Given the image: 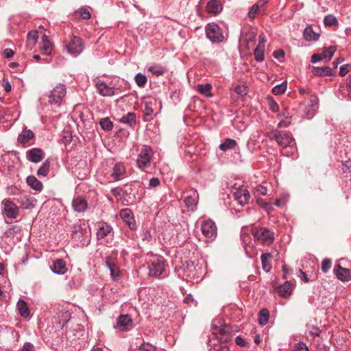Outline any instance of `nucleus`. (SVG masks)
Wrapping results in <instances>:
<instances>
[{"mask_svg": "<svg viewBox=\"0 0 351 351\" xmlns=\"http://www.w3.org/2000/svg\"><path fill=\"white\" fill-rule=\"evenodd\" d=\"M292 285L289 281H286L278 287V292L282 297L288 298L292 293Z\"/></svg>", "mask_w": 351, "mask_h": 351, "instance_id": "obj_24", "label": "nucleus"}, {"mask_svg": "<svg viewBox=\"0 0 351 351\" xmlns=\"http://www.w3.org/2000/svg\"><path fill=\"white\" fill-rule=\"evenodd\" d=\"M202 232L208 239H213L217 236V226L212 220H206L202 224Z\"/></svg>", "mask_w": 351, "mask_h": 351, "instance_id": "obj_10", "label": "nucleus"}, {"mask_svg": "<svg viewBox=\"0 0 351 351\" xmlns=\"http://www.w3.org/2000/svg\"><path fill=\"white\" fill-rule=\"evenodd\" d=\"M164 269V261L159 258L154 259L148 265L149 276L157 278L162 274Z\"/></svg>", "mask_w": 351, "mask_h": 351, "instance_id": "obj_9", "label": "nucleus"}, {"mask_svg": "<svg viewBox=\"0 0 351 351\" xmlns=\"http://www.w3.org/2000/svg\"><path fill=\"white\" fill-rule=\"evenodd\" d=\"M343 172H346L350 170V168L351 167V160H347L345 162L344 164H343Z\"/></svg>", "mask_w": 351, "mask_h": 351, "instance_id": "obj_64", "label": "nucleus"}, {"mask_svg": "<svg viewBox=\"0 0 351 351\" xmlns=\"http://www.w3.org/2000/svg\"><path fill=\"white\" fill-rule=\"evenodd\" d=\"M160 184V181L158 178H152L149 180V186L151 188H154L158 186Z\"/></svg>", "mask_w": 351, "mask_h": 351, "instance_id": "obj_58", "label": "nucleus"}, {"mask_svg": "<svg viewBox=\"0 0 351 351\" xmlns=\"http://www.w3.org/2000/svg\"><path fill=\"white\" fill-rule=\"evenodd\" d=\"M121 121L124 123L132 125L136 122V114L133 112H128L121 119Z\"/></svg>", "mask_w": 351, "mask_h": 351, "instance_id": "obj_39", "label": "nucleus"}, {"mask_svg": "<svg viewBox=\"0 0 351 351\" xmlns=\"http://www.w3.org/2000/svg\"><path fill=\"white\" fill-rule=\"evenodd\" d=\"M312 73L315 76L317 77H326V76H332L334 75V72L332 69L329 66H313L312 68Z\"/></svg>", "mask_w": 351, "mask_h": 351, "instance_id": "obj_20", "label": "nucleus"}, {"mask_svg": "<svg viewBox=\"0 0 351 351\" xmlns=\"http://www.w3.org/2000/svg\"><path fill=\"white\" fill-rule=\"evenodd\" d=\"M72 206L75 212L82 213L88 208V203L84 197L78 196L73 198Z\"/></svg>", "mask_w": 351, "mask_h": 351, "instance_id": "obj_15", "label": "nucleus"}, {"mask_svg": "<svg viewBox=\"0 0 351 351\" xmlns=\"http://www.w3.org/2000/svg\"><path fill=\"white\" fill-rule=\"evenodd\" d=\"M106 264L110 270V275L112 278H115L119 276V269L115 264H112L109 261H106Z\"/></svg>", "mask_w": 351, "mask_h": 351, "instance_id": "obj_44", "label": "nucleus"}, {"mask_svg": "<svg viewBox=\"0 0 351 351\" xmlns=\"http://www.w3.org/2000/svg\"><path fill=\"white\" fill-rule=\"evenodd\" d=\"M153 150L151 147L144 146L138 154L136 164L142 171L147 172V169L151 165V160L153 157Z\"/></svg>", "mask_w": 351, "mask_h": 351, "instance_id": "obj_2", "label": "nucleus"}, {"mask_svg": "<svg viewBox=\"0 0 351 351\" xmlns=\"http://www.w3.org/2000/svg\"><path fill=\"white\" fill-rule=\"evenodd\" d=\"M214 333L218 335L220 341L227 342L231 339V328L228 325H223L216 329Z\"/></svg>", "mask_w": 351, "mask_h": 351, "instance_id": "obj_14", "label": "nucleus"}, {"mask_svg": "<svg viewBox=\"0 0 351 351\" xmlns=\"http://www.w3.org/2000/svg\"><path fill=\"white\" fill-rule=\"evenodd\" d=\"M335 51H336V47L334 46H330V47L326 48L322 53V55L324 56V59H328L329 60L333 56Z\"/></svg>", "mask_w": 351, "mask_h": 351, "instance_id": "obj_45", "label": "nucleus"}, {"mask_svg": "<svg viewBox=\"0 0 351 351\" xmlns=\"http://www.w3.org/2000/svg\"><path fill=\"white\" fill-rule=\"evenodd\" d=\"M252 234L258 241L263 244H271L274 240L273 232L267 228H261L253 230Z\"/></svg>", "mask_w": 351, "mask_h": 351, "instance_id": "obj_7", "label": "nucleus"}, {"mask_svg": "<svg viewBox=\"0 0 351 351\" xmlns=\"http://www.w3.org/2000/svg\"><path fill=\"white\" fill-rule=\"evenodd\" d=\"M38 38V32L36 30L31 31L28 33L27 37V47L32 50L37 43Z\"/></svg>", "mask_w": 351, "mask_h": 351, "instance_id": "obj_27", "label": "nucleus"}, {"mask_svg": "<svg viewBox=\"0 0 351 351\" xmlns=\"http://www.w3.org/2000/svg\"><path fill=\"white\" fill-rule=\"evenodd\" d=\"M132 324V319L129 315H121L117 320V325L114 326V328H123L128 330V327Z\"/></svg>", "mask_w": 351, "mask_h": 351, "instance_id": "obj_21", "label": "nucleus"}, {"mask_svg": "<svg viewBox=\"0 0 351 351\" xmlns=\"http://www.w3.org/2000/svg\"><path fill=\"white\" fill-rule=\"evenodd\" d=\"M324 23L326 26H332L337 23V19L333 15L329 14L324 17Z\"/></svg>", "mask_w": 351, "mask_h": 351, "instance_id": "obj_47", "label": "nucleus"}, {"mask_svg": "<svg viewBox=\"0 0 351 351\" xmlns=\"http://www.w3.org/2000/svg\"><path fill=\"white\" fill-rule=\"evenodd\" d=\"M331 267V261L328 258H326L322 261V270L324 273H326L328 271Z\"/></svg>", "mask_w": 351, "mask_h": 351, "instance_id": "obj_54", "label": "nucleus"}, {"mask_svg": "<svg viewBox=\"0 0 351 351\" xmlns=\"http://www.w3.org/2000/svg\"><path fill=\"white\" fill-rule=\"evenodd\" d=\"M95 86L98 93L102 96L110 97L114 95V88L108 86L103 81H98L96 82Z\"/></svg>", "mask_w": 351, "mask_h": 351, "instance_id": "obj_17", "label": "nucleus"}, {"mask_svg": "<svg viewBox=\"0 0 351 351\" xmlns=\"http://www.w3.org/2000/svg\"><path fill=\"white\" fill-rule=\"evenodd\" d=\"M14 53L13 50L11 49L7 48V49H4V51H3L4 56L8 58L12 57Z\"/></svg>", "mask_w": 351, "mask_h": 351, "instance_id": "obj_61", "label": "nucleus"}, {"mask_svg": "<svg viewBox=\"0 0 351 351\" xmlns=\"http://www.w3.org/2000/svg\"><path fill=\"white\" fill-rule=\"evenodd\" d=\"M310 107H311V108H312V113L309 114H307V119H310L313 118V116L315 114V112L318 109V101H317V97H313V98H312L311 99V106H310Z\"/></svg>", "mask_w": 351, "mask_h": 351, "instance_id": "obj_42", "label": "nucleus"}, {"mask_svg": "<svg viewBox=\"0 0 351 351\" xmlns=\"http://www.w3.org/2000/svg\"><path fill=\"white\" fill-rule=\"evenodd\" d=\"M72 237L81 246H87L90 241V230L88 228H83L81 225L75 226Z\"/></svg>", "mask_w": 351, "mask_h": 351, "instance_id": "obj_3", "label": "nucleus"}, {"mask_svg": "<svg viewBox=\"0 0 351 351\" xmlns=\"http://www.w3.org/2000/svg\"><path fill=\"white\" fill-rule=\"evenodd\" d=\"M21 231V228L18 226H12L5 232L8 237H12L14 234L19 233Z\"/></svg>", "mask_w": 351, "mask_h": 351, "instance_id": "obj_48", "label": "nucleus"}, {"mask_svg": "<svg viewBox=\"0 0 351 351\" xmlns=\"http://www.w3.org/2000/svg\"><path fill=\"white\" fill-rule=\"evenodd\" d=\"M50 162L48 160H45L41 167L37 170V175L40 177H45L48 175L49 171Z\"/></svg>", "mask_w": 351, "mask_h": 351, "instance_id": "obj_34", "label": "nucleus"}, {"mask_svg": "<svg viewBox=\"0 0 351 351\" xmlns=\"http://www.w3.org/2000/svg\"><path fill=\"white\" fill-rule=\"evenodd\" d=\"M66 87L62 84H58L50 93L49 103L59 107L66 95Z\"/></svg>", "mask_w": 351, "mask_h": 351, "instance_id": "obj_5", "label": "nucleus"}, {"mask_svg": "<svg viewBox=\"0 0 351 351\" xmlns=\"http://www.w3.org/2000/svg\"><path fill=\"white\" fill-rule=\"evenodd\" d=\"M287 86V82H284L280 84L275 86L272 88V93H273V94H274L276 95H281L286 91Z\"/></svg>", "mask_w": 351, "mask_h": 351, "instance_id": "obj_40", "label": "nucleus"}, {"mask_svg": "<svg viewBox=\"0 0 351 351\" xmlns=\"http://www.w3.org/2000/svg\"><path fill=\"white\" fill-rule=\"evenodd\" d=\"M235 92L240 95H245L247 94V88L245 86L238 85L234 89Z\"/></svg>", "mask_w": 351, "mask_h": 351, "instance_id": "obj_55", "label": "nucleus"}, {"mask_svg": "<svg viewBox=\"0 0 351 351\" xmlns=\"http://www.w3.org/2000/svg\"><path fill=\"white\" fill-rule=\"evenodd\" d=\"M135 82L139 87H144L147 82V77L145 75L138 73L135 75Z\"/></svg>", "mask_w": 351, "mask_h": 351, "instance_id": "obj_43", "label": "nucleus"}, {"mask_svg": "<svg viewBox=\"0 0 351 351\" xmlns=\"http://www.w3.org/2000/svg\"><path fill=\"white\" fill-rule=\"evenodd\" d=\"M2 203L6 217L9 219H16L19 214V208L10 199H4Z\"/></svg>", "mask_w": 351, "mask_h": 351, "instance_id": "obj_11", "label": "nucleus"}, {"mask_svg": "<svg viewBox=\"0 0 351 351\" xmlns=\"http://www.w3.org/2000/svg\"><path fill=\"white\" fill-rule=\"evenodd\" d=\"M267 136L270 140L276 141L280 146L284 148L292 147L295 145L291 134L287 132L272 130L267 133Z\"/></svg>", "mask_w": 351, "mask_h": 351, "instance_id": "obj_1", "label": "nucleus"}, {"mask_svg": "<svg viewBox=\"0 0 351 351\" xmlns=\"http://www.w3.org/2000/svg\"><path fill=\"white\" fill-rule=\"evenodd\" d=\"M76 14H78L83 19H88L91 15L89 10L87 8H80L76 11Z\"/></svg>", "mask_w": 351, "mask_h": 351, "instance_id": "obj_46", "label": "nucleus"}, {"mask_svg": "<svg viewBox=\"0 0 351 351\" xmlns=\"http://www.w3.org/2000/svg\"><path fill=\"white\" fill-rule=\"evenodd\" d=\"M350 66L348 64H343L340 67L339 75L345 76L350 71Z\"/></svg>", "mask_w": 351, "mask_h": 351, "instance_id": "obj_57", "label": "nucleus"}, {"mask_svg": "<svg viewBox=\"0 0 351 351\" xmlns=\"http://www.w3.org/2000/svg\"><path fill=\"white\" fill-rule=\"evenodd\" d=\"M261 8L257 3L254 4L248 12V16L250 18H255L256 14L261 11Z\"/></svg>", "mask_w": 351, "mask_h": 351, "instance_id": "obj_52", "label": "nucleus"}, {"mask_svg": "<svg viewBox=\"0 0 351 351\" xmlns=\"http://www.w3.org/2000/svg\"><path fill=\"white\" fill-rule=\"evenodd\" d=\"M206 38L213 43H219L223 41L224 36L221 27L216 23H208L205 27Z\"/></svg>", "mask_w": 351, "mask_h": 351, "instance_id": "obj_4", "label": "nucleus"}, {"mask_svg": "<svg viewBox=\"0 0 351 351\" xmlns=\"http://www.w3.org/2000/svg\"><path fill=\"white\" fill-rule=\"evenodd\" d=\"M138 351H156V347L148 343H143L138 347Z\"/></svg>", "mask_w": 351, "mask_h": 351, "instance_id": "obj_51", "label": "nucleus"}, {"mask_svg": "<svg viewBox=\"0 0 351 351\" xmlns=\"http://www.w3.org/2000/svg\"><path fill=\"white\" fill-rule=\"evenodd\" d=\"M52 50V44L46 35L41 38L40 51L43 55L49 56Z\"/></svg>", "mask_w": 351, "mask_h": 351, "instance_id": "obj_23", "label": "nucleus"}, {"mask_svg": "<svg viewBox=\"0 0 351 351\" xmlns=\"http://www.w3.org/2000/svg\"><path fill=\"white\" fill-rule=\"evenodd\" d=\"M125 169L122 163H117L112 169L111 177L114 181L119 180L124 178Z\"/></svg>", "mask_w": 351, "mask_h": 351, "instance_id": "obj_19", "label": "nucleus"}, {"mask_svg": "<svg viewBox=\"0 0 351 351\" xmlns=\"http://www.w3.org/2000/svg\"><path fill=\"white\" fill-rule=\"evenodd\" d=\"M121 217L126 222L131 230H135L136 224L134 221L132 211L128 208L122 209L120 211Z\"/></svg>", "mask_w": 351, "mask_h": 351, "instance_id": "obj_16", "label": "nucleus"}, {"mask_svg": "<svg viewBox=\"0 0 351 351\" xmlns=\"http://www.w3.org/2000/svg\"><path fill=\"white\" fill-rule=\"evenodd\" d=\"M206 10L209 13L217 14L222 10V5L217 0H210L206 5Z\"/></svg>", "mask_w": 351, "mask_h": 351, "instance_id": "obj_25", "label": "nucleus"}, {"mask_svg": "<svg viewBox=\"0 0 351 351\" xmlns=\"http://www.w3.org/2000/svg\"><path fill=\"white\" fill-rule=\"evenodd\" d=\"M64 49L71 56L77 57L83 51L82 39L77 36H72L69 43L65 45Z\"/></svg>", "mask_w": 351, "mask_h": 351, "instance_id": "obj_6", "label": "nucleus"}, {"mask_svg": "<svg viewBox=\"0 0 351 351\" xmlns=\"http://www.w3.org/2000/svg\"><path fill=\"white\" fill-rule=\"evenodd\" d=\"M148 71L156 76L161 75L165 72L164 68L160 65L151 66L148 68Z\"/></svg>", "mask_w": 351, "mask_h": 351, "instance_id": "obj_41", "label": "nucleus"}, {"mask_svg": "<svg viewBox=\"0 0 351 351\" xmlns=\"http://www.w3.org/2000/svg\"><path fill=\"white\" fill-rule=\"evenodd\" d=\"M99 125L105 131H110L113 128V123L108 117L101 119L99 121Z\"/></svg>", "mask_w": 351, "mask_h": 351, "instance_id": "obj_38", "label": "nucleus"}, {"mask_svg": "<svg viewBox=\"0 0 351 351\" xmlns=\"http://www.w3.org/2000/svg\"><path fill=\"white\" fill-rule=\"evenodd\" d=\"M27 184L34 190L40 191L43 189V183L35 176H28L26 179Z\"/></svg>", "mask_w": 351, "mask_h": 351, "instance_id": "obj_26", "label": "nucleus"}, {"mask_svg": "<svg viewBox=\"0 0 351 351\" xmlns=\"http://www.w3.org/2000/svg\"><path fill=\"white\" fill-rule=\"evenodd\" d=\"M324 59V56L322 55V53H315L311 56V62L313 63H316L320 60Z\"/></svg>", "mask_w": 351, "mask_h": 351, "instance_id": "obj_59", "label": "nucleus"}, {"mask_svg": "<svg viewBox=\"0 0 351 351\" xmlns=\"http://www.w3.org/2000/svg\"><path fill=\"white\" fill-rule=\"evenodd\" d=\"M17 308L21 317L26 318L29 315V310L25 301L19 300L17 302Z\"/></svg>", "mask_w": 351, "mask_h": 351, "instance_id": "obj_28", "label": "nucleus"}, {"mask_svg": "<svg viewBox=\"0 0 351 351\" xmlns=\"http://www.w3.org/2000/svg\"><path fill=\"white\" fill-rule=\"evenodd\" d=\"M44 157V152L40 148H32L27 152V158L34 163L40 162Z\"/></svg>", "mask_w": 351, "mask_h": 351, "instance_id": "obj_12", "label": "nucleus"}, {"mask_svg": "<svg viewBox=\"0 0 351 351\" xmlns=\"http://www.w3.org/2000/svg\"><path fill=\"white\" fill-rule=\"evenodd\" d=\"M71 318V314L68 311L61 312L60 315V323L62 322V328L69 321Z\"/></svg>", "mask_w": 351, "mask_h": 351, "instance_id": "obj_49", "label": "nucleus"}, {"mask_svg": "<svg viewBox=\"0 0 351 351\" xmlns=\"http://www.w3.org/2000/svg\"><path fill=\"white\" fill-rule=\"evenodd\" d=\"M265 47H263L262 45H258L254 51V58L256 61L257 62H263L265 59Z\"/></svg>", "mask_w": 351, "mask_h": 351, "instance_id": "obj_35", "label": "nucleus"}, {"mask_svg": "<svg viewBox=\"0 0 351 351\" xmlns=\"http://www.w3.org/2000/svg\"><path fill=\"white\" fill-rule=\"evenodd\" d=\"M51 270L56 274L63 275L67 271V268L65 262L59 258L53 261Z\"/></svg>", "mask_w": 351, "mask_h": 351, "instance_id": "obj_18", "label": "nucleus"}, {"mask_svg": "<svg viewBox=\"0 0 351 351\" xmlns=\"http://www.w3.org/2000/svg\"><path fill=\"white\" fill-rule=\"evenodd\" d=\"M273 55L276 59H280L285 56V52L282 50H277L274 52Z\"/></svg>", "mask_w": 351, "mask_h": 351, "instance_id": "obj_62", "label": "nucleus"}, {"mask_svg": "<svg viewBox=\"0 0 351 351\" xmlns=\"http://www.w3.org/2000/svg\"><path fill=\"white\" fill-rule=\"evenodd\" d=\"M232 195L240 205L248 203L250 195L249 191L244 186L234 187L232 191Z\"/></svg>", "mask_w": 351, "mask_h": 351, "instance_id": "obj_8", "label": "nucleus"}, {"mask_svg": "<svg viewBox=\"0 0 351 351\" xmlns=\"http://www.w3.org/2000/svg\"><path fill=\"white\" fill-rule=\"evenodd\" d=\"M237 145V141L234 139L227 138L223 143L219 145V149L223 152L233 149Z\"/></svg>", "mask_w": 351, "mask_h": 351, "instance_id": "obj_33", "label": "nucleus"}, {"mask_svg": "<svg viewBox=\"0 0 351 351\" xmlns=\"http://www.w3.org/2000/svg\"><path fill=\"white\" fill-rule=\"evenodd\" d=\"M112 227L107 223L101 224L97 232V237L99 239H103L108 236L112 231Z\"/></svg>", "mask_w": 351, "mask_h": 351, "instance_id": "obj_30", "label": "nucleus"}, {"mask_svg": "<svg viewBox=\"0 0 351 351\" xmlns=\"http://www.w3.org/2000/svg\"><path fill=\"white\" fill-rule=\"evenodd\" d=\"M269 318V311L267 308H263L259 313L258 323L262 326H265L268 323Z\"/></svg>", "mask_w": 351, "mask_h": 351, "instance_id": "obj_36", "label": "nucleus"}, {"mask_svg": "<svg viewBox=\"0 0 351 351\" xmlns=\"http://www.w3.org/2000/svg\"><path fill=\"white\" fill-rule=\"evenodd\" d=\"M268 104L269 106V109L274 112H276L279 110V106L278 104L271 97L268 99Z\"/></svg>", "mask_w": 351, "mask_h": 351, "instance_id": "obj_53", "label": "nucleus"}, {"mask_svg": "<svg viewBox=\"0 0 351 351\" xmlns=\"http://www.w3.org/2000/svg\"><path fill=\"white\" fill-rule=\"evenodd\" d=\"M308 331L310 335L312 336H319L320 332L319 328L315 326H309Z\"/></svg>", "mask_w": 351, "mask_h": 351, "instance_id": "obj_56", "label": "nucleus"}, {"mask_svg": "<svg viewBox=\"0 0 351 351\" xmlns=\"http://www.w3.org/2000/svg\"><path fill=\"white\" fill-rule=\"evenodd\" d=\"M293 351H308V347L304 342L300 341L294 344Z\"/></svg>", "mask_w": 351, "mask_h": 351, "instance_id": "obj_50", "label": "nucleus"}, {"mask_svg": "<svg viewBox=\"0 0 351 351\" xmlns=\"http://www.w3.org/2000/svg\"><path fill=\"white\" fill-rule=\"evenodd\" d=\"M197 88L199 93H201L202 95H204L207 97H212V86L210 84H198Z\"/></svg>", "mask_w": 351, "mask_h": 351, "instance_id": "obj_31", "label": "nucleus"}, {"mask_svg": "<svg viewBox=\"0 0 351 351\" xmlns=\"http://www.w3.org/2000/svg\"><path fill=\"white\" fill-rule=\"evenodd\" d=\"M34 137V134L31 130L25 129L19 135L17 141L23 146H26V145L29 142V141L32 139Z\"/></svg>", "mask_w": 351, "mask_h": 351, "instance_id": "obj_22", "label": "nucleus"}, {"mask_svg": "<svg viewBox=\"0 0 351 351\" xmlns=\"http://www.w3.org/2000/svg\"><path fill=\"white\" fill-rule=\"evenodd\" d=\"M34 346L30 343H25L21 350V351H32Z\"/></svg>", "mask_w": 351, "mask_h": 351, "instance_id": "obj_63", "label": "nucleus"}, {"mask_svg": "<svg viewBox=\"0 0 351 351\" xmlns=\"http://www.w3.org/2000/svg\"><path fill=\"white\" fill-rule=\"evenodd\" d=\"M235 343L241 347H245L247 345V341L240 336H237L235 338Z\"/></svg>", "mask_w": 351, "mask_h": 351, "instance_id": "obj_60", "label": "nucleus"}, {"mask_svg": "<svg viewBox=\"0 0 351 351\" xmlns=\"http://www.w3.org/2000/svg\"><path fill=\"white\" fill-rule=\"evenodd\" d=\"M337 278L341 281H349L351 280V272L350 269L342 267L337 264L333 269Z\"/></svg>", "mask_w": 351, "mask_h": 351, "instance_id": "obj_13", "label": "nucleus"}, {"mask_svg": "<svg viewBox=\"0 0 351 351\" xmlns=\"http://www.w3.org/2000/svg\"><path fill=\"white\" fill-rule=\"evenodd\" d=\"M184 204L186 206L191 210L193 211L197 206V202L192 195H187L184 198Z\"/></svg>", "mask_w": 351, "mask_h": 351, "instance_id": "obj_37", "label": "nucleus"}, {"mask_svg": "<svg viewBox=\"0 0 351 351\" xmlns=\"http://www.w3.org/2000/svg\"><path fill=\"white\" fill-rule=\"evenodd\" d=\"M271 257V256L269 253L262 254L261 256L263 269L267 272H269L271 268V265L269 263V259Z\"/></svg>", "mask_w": 351, "mask_h": 351, "instance_id": "obj_32", "label": "nucleus"}, {"mask_svg": "<svg viewBox=\"0 0 351 351\" xmlns=\"http://www.w3.org/2000/svg\"><path fill=\"white\" fill-rule=\"evenodd\" d=\"M304 38L307 41H316L319 38V34L315 32L312 27H307L304 30Z\"/></svg>", "mask_w": 351, "mask_h": 351, "instance_id": "obj_29", "label": "nucleus"}]
</instances>
